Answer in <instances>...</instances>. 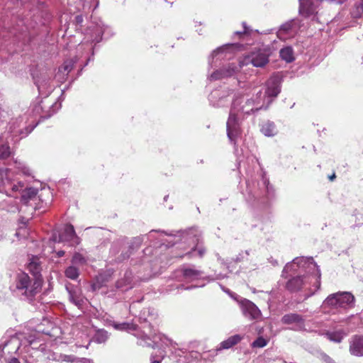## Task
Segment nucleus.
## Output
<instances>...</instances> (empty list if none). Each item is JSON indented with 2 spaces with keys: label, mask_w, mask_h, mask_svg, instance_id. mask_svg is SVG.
Returning a JSON list of instances; mask_svg holds the SVG:
<instances>
[{
  "label": "nucleus",
  "mask_w": 363,
  "mask_h": 363,
  "mask_svg": "<svg viewBox=\"0 0 363 363\" xmlns=\"http://www.w3.org/2000/svg\"><path fill=\"white\" fill-rule=\"evenodd\" d=\"M305 272L313 276L315 281V291L320 286V270L317 264L314 262L313 257H299L294 258L292 262H288L283 271L282 277H287L289 272Z\"/></svg>",
  "instance_id": "nucleus-4"
},
{
  "label": "nucleus",
  "mask_w": 363,
  "mask_h": 363,
  "mask_svg": "<svg viewBox=\"0 0 363 363\" xmlns=\"http://www.w3.org/2000/svg\"><path fill=\"white\" fill-rule=\"evenodd\" d=\"M225 277V276L221 274H219L218 275H216V277H215L214 279H224Z\"/></svg>",
  "instance_id": "nucleus-58"
},
{
  "label": "nucleus",
  "mask_w": 363,
  "mask_h": 363,
  "mask_svg": "<svg viewBox=\"0 0 363 363\" xmlns=\"http://www.w3.org/2000/svg\"><path fill=\"white\" fill-rule=\"evenodd\" d=\"M175 354L179 357V363H191L193 361L199 360L201 354L196 351H187L184 349H178L175 351Z\"/></svg>",
  "instance_id": "nucleus-23"
},
{
  "label": "nucleus",
  "mask_w": 363,
  "mask_h": 363,
  "mask_svg": "<svg viewBox=\"0 0 363 363\" xmlns=\"http://www.w3.org/2000/svg\"><path fill=\"white\" fill-rule=\"evenodd\" d=\"M247 62H250L254 67H262L269 62V53L265 50H258L254 52L247 59Z\"/></svg>",
  "instance_id": "nucleus-22"
},
{
  "label": "nucleus",
  "mask_w": 363,
  "mask_h": 363,
  "mask_svg": "<svg viewBox=\"0 0 363 363\" xmlns=\"http://www.w3.org/2000/svg\"><path fill=\"white\" fill-rule=\"evenodd\" d=\"M16 185L19 186L18 191H21V211H28L29 214L33 215L34 211L42 208L40 201L43 203V201L41 200V196H38L37 189L30 187L23 190L24 185L22 182H18Z\"/></svg>",
  "instance_id": "nucleus-6"
},
{
  "label": "nucleus",
  "mask_w": 363,
  "mask_h": 363,
  "mask_svg": "<svg viewBox=\"0 0 363 363\" xmlns=\"http://www.w3.org/2000/svg\"><path fill=\"white\" fill-rule=\"evenodd\" d=\"M241 66V65H237L234 62L229 63L211 74L209 79L214 81L232 77L240 70Z\"/></svg>",
  "instance_id": "nucleus-16"
},
{
  "label": "nucleus",
  "mask_w": 363,
  "mask_h": 363,
  "mask_svg": "<svg viewBox=\"0 0 363 363\" xmlns=\"http://www.w3.org/2000/svg\"><path fill=\"white\" fill-rule=\"evenodd\" d=\"M349 352L354 357H363V335H353L349 340Z\"/></svg>",
  "instance_id": "nucleus-21"
},
{
  "label": "nucleus",
  "mask_w": 363,
  "mask_h": 363,
  "mask_svg": "<svg viewBox=\"0 0 363 363\" xmlns=\"http://www.w3.org/2000/svg\"><path fill=\"white\" fill-rule=\"evenodd\" d=\"M77 21H82V16H77Z\"/></svg>",
  "instance_id": "nucleus-63"
},
{
  "label": "nucleus",
  "mask_w": 363,
  "mask_h": 363,
  "mask_svg": "<svg viewBox=\"0 0 363 363\" xmlns=\"http://www.w3.org/2000/svg\"><path fill=\"white\" fill-rule=\"evenodd\" d=\"M244 30L242 31H236L234 33L235 35H238L240 38L243 36L247 31V27L245 22H242Z\"/></svg>",
  "instance_id": "nucleus-52"
},
{
  "label": "nucleus",
  "mask_w": 363,
  "mask_h": 363,
  "mask_svg": "<svg viewBox=\"0 0 363 363\" xmlns=\"http://www.w3.org/2000/svg\"><path fill=\"white\" fill-rule=\"evenodd\" d=\"M110 325H112L116 330H136V325L133 323L123 322L121 323H116L114 321L110 320Z\"/></svg>",
  "instance_id": "nucleus-38"
},
{
  "label": "nucleus",
  "mask_w": 363,
  "mask_h": 363,
  "mask_svg": "<svg viewBox=\"0 0 363 363\" xmlns=\"http://www.w3.org/2000/svg\"><path fill=\"white\" fill-rule=\"evenodd\" d=\"M283 324H294V330L301 331L305 330V320L303 316L295 313L285 314L281 318Z\"/></svg>",
  "instance_id": "nucleus-20"
},
{
  "label": "nucleus",
  "mask_w": 363,
  "mask_h": 363,
  "mask_svg": "<svg viewBox=\"0 0 363 363\" xmlns=\"http://www.w3.org/2000/svg\"><path fill=\"white\" fill-rule=\"evenodd\" d=\"M201 271L191 267H184L175 270L172 278L177 281H193L203 277Z\"/></svg>",
  "instance_id": "nucleus-10"
},
{
  "label": "nucleus",
  "mask_w": 363,
  "mask_h": 363,
  "mask_svg": "<svg viewBox=\"0 0 363 363\" xmlns=\"http://www.w3.org/2000/svg\"><path fill=\"white\" fill-rule=\"evenodd\" d=\"M76 363H94L93 361L90 359H86V358H81V359H78L77 361H76Z\"/></svg>",
  "instance_id": "nucleus-53"
},
{
  "label": "nucleus",
  "mask_w": 363,
  "mask_h": 363,
  "mask_svg": "<svg viewBox=\"0 0 363 363\" xmlns=\"http://www.w3.org/2000/svg\"><path fill=\"white\" fill-rule=\"evenodd\" d=\"M27 269L31 273V277H38L40 280H43L40 274L41 266L38 257H33L30 259L27 265Z\"/></svg>",
  "instance_id": "nucleus-27"
},
{
  "label": "nucleus",
  "mask_w": 363,
  "mask_h": 363,
  "mask_svg": "<svg viewBox=\"0 0 363 363\" xmlns=\"http://www.w3.org/2000/svg\"><path fill=\"white\" fill-rule=\"evenodd\" d=\"M335 178V174H333L331 176H329V179L333 181Z\"/></svg>",
  "instance_id": "nucleus-59"
},
{
  "label": "nucleus",
  "mask_w": 363,
  "mask_h": 363,
  "mask_svg": "<svg viewBox=\"0 0 363 363\" xmlns=\"http://www.w3.org/2000/svg\"><path fill=\"white\" fill-rule=\"evenodd\" d=\"M299 13L309 17L317 13L318 8L323 0H298Z\"/></svg>",
  "instance_id": "nucleus-18"
},
{
  "label": "nucleus",
  "mask_w": 363,
  "mask_h": 363,
  "mask_svg": "<svg viewBox=\"0 0 363 363\" xmlns=\"http://www.w3.org/2000/svg\"><path fill=\"white\" fill-rule=\"evenodd\" d=\"M177 237L184 240V242H189L191 251L186 252V255H195L197 253L200 257L203 256L206 250L203 246L199 245L201 233L197 228H191L187 230L179 233Z\"/></svg>",
  "instance_id": "nucleus-7"
},
{
  "label": "nucleus",
  "mask_w": 363,
  "mask_h": 363,
  "mask_svg": "<svg viewBox=\"0 0 363 363\" xmlns=\"http://www.w3.org/2000/svg\"><path fill=\"white\" fill-rule=\"evenodd\" d=\"M108 29L103 24H96L90 26L86 30L84 43H97L102 40V35L105 34L106 30Z\"/></svg>",
  "instance_id": "nucleus-15"
},
{
  "label": "nucleus",
  "mask_w": 363,
  "mask_h": 363,
  "mask_svg": "<svg viewBox=\"0 0 363 363\" xmlns=\"http://www.w3.org/2000/svg\"><path fill=\"white\" fill-rule=\"evenodd\" d=\"M320 335H325L327 338L336 343H340L347 336V333L342 329H339L335 331H327L326 333H318Z\"/></svg>",
  "instance_id": "nucleus-29"
},
{
  "label": "nucleus",
  "mask_w": 363,
  "mask_h": 363,
  "mask_svg": "<svg viewBox=\"0 0 363 363\" xmlns=\"http://www.w3.org/2000/svg\"><path fill=\"white\" fill-rule=\"evenodd\" d=\"M109 338V333L104 329H97L92 337V341L97 344H104Z\"/></svg>",
  "instance_id": "nucleus-35"
},
{
  "label": "nucleus",
  "mask_w": 363,
  "mask_h": 363,
  "mask_svg": "<svg viewBox=\"0 0 363 363\" xmlns=\"http://www.w3.org/2000/svg\"><path fill=\"white\" fill-rule=\"evenodd\" d=\"M64 255H65V251H63V250H60L57 252V255L58 257H62L64 256Z\"/></svg>",
  "instance_id": "nucleus-57"
},
{
  "label": "nucleus",
  "mask_w": 363,
  "mask_h": 363,
  "mask_svg": "<svg viewBox=\"0 0 363 363\" xmlns=\"http://www.w3.org/2000/svg\"><path fill=\"white\" fill-rule=\"evenodd\" d=\"M35 84L40 94L48 96L54 89L50 77L41 76L35 79Z\"/></svg>",
  "instance_id": "nucleus-24"
},
{
  "label": "nucleus",
  "mask_w": 363,
  "mask_h": 363,
  "mask_svg": "<svg viewBox=\"0 0 363 363\" xmlns=\"http://www.w3.org/2000/svg\"><path fill=\"white\" fill-rule=\"evenodd\" d=\"M338 300L341 308H352L354 303V296L350 292H337Z\"/></svg>",
  "instance_id": "nucleus-28"
},
{
  "label": "nucleus",
  "mask_w": 363,
  "mask_h": 363,
  "mask_svg": "<svg viewBox=\"0 0 363 363\" xmlns=\"http://www.w3.org/2000/svg\"><path fill=\"white\" fill-rule=\"evenodd\" d=\"M250 255V250L240 252L233 259L235 262H240L247 259Z\"/></svg>",
  "instance_id": "nucleus-51"
},
{
  "label": "nucleus",
  "mask_w": 363,
  "mask_h": 363,
  "mask_svg": "<svg viewBox=\"0 0 363 363\" xmlns=\"http://www.w3.org/2000/svg\"><path fill=\"white\" fill-rule=\"evenodd\" d=\"M261 133L267 137H273L277 134V129L274 122L267 121L261 124Z\"/></svg>",
  "instance_id": "nucleus-33"
},
{
  "label": "nucleus",
  "mask_w": 363,
  "mask_h": 363,
  "mask_svg": "<svg viewBox=\"0 0 363 363\" xmlns=\"http://www.w3.org/2000/svg\"><path fill=\"white\" fill-rule=\"evenodd\" d=\"M86 262V258L79 252L74 253L72 259V263L73 265H84Z\"/></svg>",
  "instance_id": "nucleus-45"
},
{
  "label": "nucleus",
  "mask_w": 363,
  "mask_h": 363,
  "mask_svg": "<svg viewBox=\"0 0 363 363\" xmlns=\"http://www.w3.org/2000/svg\"><path fill=\"white\" fill-rule=\"evenodd\" d=\"M271 262H272V264L273 265H277L278 264V262L277 260H272Z\"/></svg>",
  "instance_id": "nucleus-60"
},
{
  "label": "nucleus",
  "mask_w": 363,
  "mask_h": 363,
  "mask_svg": "<svg viewBox=\"0 0 363 363\" xmlns=\"http://www.w3.org/2000/svg\"><path fill=\"white\" fill-rule=\"evenodd\" d=\"M280 82L277 77H272L267 82V89L265 92H262L264 95V105H267L268 101L272 102L269 100L270 97H276L280 92Z\"/></svg>",
  "instance_id": "nucleus-19"
},
{
  "label": "nucleus",
  "mask_w": 363,
  "mask_h": 363,
  "mask_svg": "<svg viewBox=\"0 0 363 363\" xmlns=\"http://www.w3.org/2000/svg\"><path fill=\"white\" fill-rule=\"evenodd\" d=\"M29 218H22L21 223H23V226L19 227V228L17 230V231L15 233V235L18 238H26L28 235V230L25 226L26 221L24 220H28Z\"/></svg>",
  "instance_id": "nucleus-44"
},
{
  "label": "nucleus",
  "mask_w": 363,
  "mask_h": 363,
  "mask_svg": "<svg viewBox=\"0 0 363 363\" xmlns=\"http://www.w3.org/2000/svg\"><path fill=\"white\" fill-rule=\"evenodd\" d=\"M125 239L113 242L110 250L111 253L113 255H116L119 252L120 249L125 245Z\"/></svg>",
  "instance_id": "nucleus-47"
},
{
  "label": "nucleus",
  "mask_w": 363,
  "mask_h": 363,
  "mask_svg": "<svg viewBox=\"0 0 363 363\" xmlns=\"http://www.w3.org/2000/svg\"><path fill=\"white\" fill-rule=\"evenodd\" d=\"M160 233V237H162L163 235H169V236H172L173 234L172 233H168L167 232H164V231H158Z\"/></svg>",
  "instance_id": "nucleus-56"
},
{
  "label": "nucleus",
  "mask_w": 363,
  "mask_h": 363,
  "mask_svg": "<svg viewBox=\"0 0 363 363\" xmlns=\"http://www.w3.org/2000/svg\"><path fill=\"white\" fill-rule=\"evenodd\" d=\"M260 188L262 189L265 191V196L267 198L272 197L274 195V189L273 187L269 184V182L268 179H267L264 176H262Z\"/></svg>",
  "instance_id": "nucleus-40"
},
{
  "label": "nucleus",
  "mask_w": 363,
  "mask_h": 363,
  "mask_svg": "<svg viewBox=\"0 0 363 363\" xmlns=\"http://www.w3.org/2000/svg\"><path fill=\"white\" fill-rule=\"evenodd\" d=\"M52 240L55 242H69L71 245L79 243V238L75 233L74 226L71 224L65 225L58 235L54 234L52 235Z\"/></svg>",
  "instance_id": "nucleus-13"
},
{
  "label": "nucleus",
  "mask_w": 363,
  "mask_h": 363,
  "mask_svg": "<svg viewBox=\"0 0 363 363\" xmlns=\"http://www.w3.org/2000/svg\"><path fill=\"white\" fill-rule=\"evenodd\" d=\"M15 168L17 169L19 172H21L23 174L27 176L31 175V170L26 167V165L21 161L16 160Z\"/></svg>",
  "instance_id": "nucleus-46"
},
{
  "label": "nucleus",
  "mask_w": 363,
  "mask_h": 363,
  "mask_svg": "<svg viewBox=\"0 0 363 363\" xmlns=\"http://www.w3.org/2000/svg\"><path fill=\"white\" fill-rule=\"evenodd\" d=\"M43 284V280L38 277H31L28 274L20 272L16 274L10 288L13 295L21 300L31 302L40 292Z\"/></svg>",
  "instance_id": "nucleus-3"
},
{
  "label": "nucleus",
  "mask_w": 363,
  "mask_h": 363,
  "mask_svg": "<svg viewBox=\"0 0 363 363\" xmlns=\"http://www.w3.org/2000/svg\"><path fill=\"white\" fill-rule=\"evenodd\" d=\"M116 287L123 291L132 289L133 287L132 284V273L130 272H126L124 274V277L116 281Z\"/></svg>",
  "instance_id": "nucleus-30"
},
{
  "label": "nucleus",
  "mask_w": 363,
  "mask_h": 363,
  "mask_svg": "<svg viewBox=\"0 0 363 363\" xmlns=\"http://www.w3.org/2000/svg\"><path fill=\"white\" fill-rule=\"evenodd\" d=\"M279 54L281 58L286 62H291L294 60L293 50L290 47L281 49Z\"/></svg>",
  "instance_id": "nucleus-41"
},
{
  "label": "nucleus",
  "mask_w": 363,
  "mask_h": 363,
  "mask_svg": "<svg viewBox=\"0 0 363 363\" xmlns=\"http://www.w3.org/2000/svg\"><path fill=\"white\" fill-rule=\"evenodd\" d=\"M269 104L270 101H268L264 105V95L262 90L253 94L245 91L233 94L226 122L227 135L231 143L235 145L237 139L241 136L244 120L262 109L266 110Z\"/></svg>",
  "instance_id": "nucleus-2"
},
{
  "label": "nucleus",
  "mask_w": 363,
  "mask_h": 363,
  "mask_svg": "<svg viewBox=\"0 0 363 363\" xmlns=\"http://www.w3.org/2000/svg\"><path fill=\"white\" fill-rule=\"evenodd\" d=\"M352 16L354 18H359L363 13V3L356 4L354 8L352 9Z\"/></svg>",
  "instance_id": "nucleus-48"
},
{
  "label": "nucleus",
  "mask_w": 363,
  "mask_h": 363,
  "mask_svg": "<svg viewBox=\"0 0 363 363\" xmlns=\"http://www.w3.org/2000/svg\"><path fill=\"white\" fill-rule=\"evenodd\" d=\"M77 61L78 58L77 57L65 61L64 64L59 67L58 72L55 75L57 79L61 82L65 80L66 77L68 75L69 72L73 69L74 65L77 63Z\"/></svg>",
  "instance_id": "nucleus-26"
},
{
  "label": "nucleus",
  "mask_w": 363,
  "mask_h": 363,
  "mask_svg": "<svg viewBox=\"0 0 363 363\" xmlns=\"http://www.w3.org/2000/svg\"><path fill=\"white\" fill-rule=\"evenodd\" d=\"M239 306L243 316L249 320H259L262 319V312L259 308L251 301L242 298Z\"/></svg>",
  "instance_id": "nucleus-11"
},
{
  "label": "nucleus",
  "mask_w": 363,
  "mask_h": 363,
  "mask_svg": "<svg viewBox=\"0 0 363 363\" xmlns=\"http://www.w3.org/2000/svg\"><path fill=\"white\" fill-rule=\"evenodd\" d=\"M157 232V230H151L149 234L135 237L133 238L131 245H129V247L133 249L134 247H138L141 243L143 242L144 238H147V240H152L155 238L154 233Z\"/></svg>",
  "instance_id": "nucleus-36"
},
{
  "label": "nucleus",
  "mask_w": 363,
  "mask_h": 363,
  "mask_svg": "<svg viewBox=\"0 0 363 363\" xmlns=\"http://www.w3.org/2000/svg\"><path fill=\"white\" fill-rule=\"evenodd\" d=\"M66 289L69 293L70 301L79 308L81 307L84 303V298L81 293L78 290L69 289L68 286H66Z\"/></svg>",
  "instance_id": "nucleus-34"
},
{
  "label": "nucleus",
  "mask_w": 363,
  "mask_h": 363,
  "mask_svg": "<svg viewBox=\"0 0 363 363\" xmlns=\"http://www.w3.org/2000/svg\"><path fill=\"white\" fill-rule=\"evenodd\" d=\"M148 335L143 336L140 345H146L147 347H160L159 342H162L163 344H167L169 340L164 335L160 333H156L155 330L152 329V326L150 323L147 325Z\"/></svg>",
  "instance_id": "nucleus-14"
},
{
  "label": "nucleus",
  "mask_w": 363,
  "mask_h": 363,
  "mask_svg": "<svg viewBox=\"0 0 363 363\" xmlns=\"http://www.w3.org/2000/svg\"><path fill=\"white\" fill-rule=\"evenodd\" d=\"M242 338H243V337L238 334L232 335V336L229 337L228 338H227L226 340L222 341L220 343L218 350H222L230 349V348L233 347L234 345L239 343L242 340Z\"/></svg>",
  "instance_id": "nucleus-32"
},
{
  "label": "nucleus",
  "mask_w": 363,
  "mask_h": 363,
  "mask_svg": "<svg viewBox=\"0 0 363 363\" xmlns=\"http://www.w3.org/2000/svg\"><path fill=\"white\" fill-rule=\"evenodd\" d=\"M65 274L66 277L75 280L79 277V270L77 267L71 265L65 269Z\"/></svg>",
  "instance_id": "nucleus-43"
},
{
  "label": "nucleus",
  "mask_w": 363,
  "mask_h": 363,
  "mask_svg": "<svg viewBox=\"0 0 363 363\" xmlns=\"http://www.w3.org/2000/svg\"><path fill=\"white\" fill-rule=\"evenodd\" d=\"M241 45L239 43H229L223 45L213 50L208 59V65L211 68L217 67L216 63L219 61L230 60L233 57V51L238 50Z\"/></svg>",
  "instance_id": "nucleus-8"
},
{
  "label": "nucleus",
  "mask_w": 363,
  "mask_h": 363,
  "mask_svg": "<svg viewBox=\"0 0 363 363\" xmlns=\"http://www.w3.org/2000/svg\"><path fill=\"white\" fill-rule=\"evenodd\" d=\"M169 289H167V291H172L174 289H184V290H190L192 289H194L196 287H198L196 285H191L189 286L184 287V285L183 284H177V285H169Z\"/></svg>",
  "instance_id": "nucleus-49"
},
{
  "label": "nucleus",
  "mask_w": 363,
  "mask_h": 363,
  "mask_svg": "<svg viewBox=\"0 0 363 363\" xmlns=\"http://www.w3.org/2000/svg\"><path fill=\"white\" fill-rule=\"evenodd\" d=\"M313 294H314V292H312V293H311V294H308L306 295L305 298H308V297H310L311 296H312Z\"/></svg>",
  "instance_id": "nucleus-61"
},
{
  "label": "nucleus",
  "mask_w": 363,
  "mask_h": 363,
  "mask_svg": "<svg viewBox=\"0 0 363 363\" xmlns=\"http://www.w3.org/2000/svg\"><path fill=\"white\" fill-rule=\"evenodd\" d=\"M13 172L11 169H0V192L8 194V188L10 186L13 192H17L19 186L13 183Z\"/></svg>",
  "instance_id": "nucleus-17"
},
{
  "label": "nucleus",
  "mask_w": 363,
  "mask_h": 363,
  "mask_svg": "<svg viewBox=\"0 0 363 363\" xmlns=\"http://www.w3.org/2000/svg\"><path fill=\"white\" fill-rule=\"evenodd\" d=\"M323 306L331 307L332 308H340L339 300H338V293L333 294L329 295L326 299L323 301Z\"/></svg>",
  "instance_id": "nucleus-37"
},
{
  "label": "nucleus",
  "mask_w": 363,
  "mask_h": 363,
  "mask_svg": "<svg viewBox=\"0 0 363 363\" xmlns=\"http://www.w3.org/2000/svg\"><path fill=\"white\" fill-rule=\"evenodd\" d=\"M306 284V281L303 280V277L297 276L289 279L286 285V289L291 291L296 292L299 291Z\"/></svg>",
  "instance_id": "nucleus-31"
},
{
  "label": "nucleus",
  "mask_w": 363,
  "mask_h": 363,
  "mask_svg": "<svg viewBox=\"0 0 363 363\" xmlns=\"http://www.w3.org/2000/svg\"><path fill=\"white\" fill-rule=\"evenodd\" d=\"M323 359L326 363H335V361L330 357H329L327 354L323 355Z\"/></svg>",
  "instance_id": "nucleus-54"
},
{
  "label": "nucleus",
  "mask_w": 363,
  "mask_h": 363,
  "mask_svg": "<svg viewBox=\"0 0 363 363\" xmlns=\"http://www.w3.org/2000/svg\"><path fill=\"white\" fill-rule=\"evenodd\" d=\"M223 290L225 292H226V293H228V294H230V291H229L228 289H224L223 288Z\"/></svg>",
  "instance_id": "nucleus-64"
},
{
  "label": "nucleus",
  "mask_w": 363,
  "mask_h": 363,
  "mask_svg": "<svg viewBox=\"0 0 363 363\" xmlns=\"http://www.w3.org/2000/svg\"><path fill=\"white\" fill-rule=\"evenodd\" d=\"M152 363H160V360H153Z\"/></svg>",
  "instance_id": "nucleus-62"
},
{
  "label": "nucleus",
  "mask_w": 363,
  "mask_h": 363,
  "mask_svg": "<svg viewBox=\"0 0 363 363\" xmlns=\"http://www.w3.org/2000/svg\"><path fill=\"white\" fill-rule=\"evenodd\" d=\"M8 194L6 195L8 196V198L6 199H4L1 203V206L3 209H5L8 212L11 213H16L17 211H21V208H19L18 206V202L16 201V198H13V195L12 193H14L11 191V187L9 186L8 189Z\"/></svg>",
  "instance_id": "nucleus-25"
},
{
  "label": "nucleus",
  "mask_w": 363,
  "mask_h": 363,
  "mask_svg": "<svg viewBox=\"0 0 363 363\" xmlns=\"http://www.w3.org/2000/svg\"><path fill=\"white\" fill-rule=\"evenodd\" d=\"M130 256V253L121 254V256L118 258V261H123Z\"/></svg>",
  "instance_id": "nucleus-55"
},
{
  "label": "nucleus",
  "mask_w": 363,
  "mask_h": 363,
  "mask_svg": "<svg viewBox=\"0 0 363 363\" xmlns=\"http://www.w3.org/2000/svg\"><path fill=\"white\" fill-rule=\"evenodd\" d=\"M61 107L60 104L56 102L50 103L47 100L40 101L33 105V112L40 116L42 118H48L54 114Z\"/></svg>",
  "instance_id": "nucleus-12"
},
{
  "label": "nucleus",
  "mask_w": 363,
  "mask_h": 363,
  "mask_svg": "<svg viewBox=\"0 0 363 363\" xmlns=\"http://www.w3.org/2000/svg\"><path fill=\"white\" fill-rule=\"evenodd\" d=\"M38 123L32 122V124L26 125V121L24 117H19L15 121H12L9 126V132L4 133L1 138L6 140V143L0 145V160H3L11 155L10 147L9 145V138L13 140L14 136L20 135L21 138L26 137L32 130L35 128Z\"/></svg>",
  "instance_id": "nucleus-5"
},
{
  "label": "nucleus",
  "mask_w": 363,
  "mask_h": 363,
  "mask_svg": "<svg viewBox=\"0 0 363 363\" xmlns=\"http://www.w3.org/2000/svg\"><path fill=\"white\" fill-rule=\"evenodd\" d=\"M293 27V21H288L283 23L277 32V36L280 39H284L285 35L291 34Z\"/></svg>",
  "instance_id": "nucleus-39"
},
{
  "label": "nucleus",
  "mask_w": 363,
  "mask_h": 363,
  "mask_svg": "<svg viewBox=\"0 0 363 363\" xmlns=\"http://www.w3.org/2000/svg\"><path fill=\"white\" fill-rule=\"evenodd\" d=\"M233 94V90L228 87L216 88L208 95L209 104L215 108L224 107L229 104V97Z\"/></svg>",
  "instance_id": "nucleus-9"
},
{
  "label": "nucleus",
  "mask_w": 363,
  "mask_h": 363,
  "mask_svg": "<svg viewBox=\"0 0 363 363\" xmlns=\"http://www.w3.org/2000/svg\"><path fill=\"white\" fill-rule=\"evenodd\" d=\"M267 344V341L264 337H259L252 343V346L253 347L262 348L265 347Z\"/></svg>",
  "instance_id": "nucleus-50"
},
{
  "label": "nucleus",
  "mask_w": 363,
  "mask_h": 363,
  "mask_svg": "<svg viewBox=\"0 0 363 363\" xmlns=\"http://www.w3.org/2000/svg\"><path fill=\"white\" fill-rule=\"evenodd\" d=\"M40 333H16L0 344V363H46L52 356L40 338Z\"/></svg>",
  "instance_id": "nucleus-1"
},
{
  "label": "nucleus",
  "mask_w": 363,
  "mask_h": 363,
  "mask_svg": "<svg viewBox=\"0 0 363 363\" xmlns=\"http://www.w3.org/2000/svg\"><path fill=\"white\" fill-rule=\"evenodd\" d=\"M154 310L151 308H144L140 314V320L141 323L150 322L154 318Z\"/></svg>",
  "instance_id": "nucleus-42"
}]
</instances>
